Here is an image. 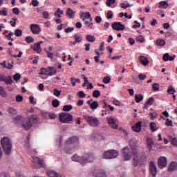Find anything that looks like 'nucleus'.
I'll list each match as a JSON object with an SVG mask.
<instances>
[{
  "label": "nucleus",
  "instance_id": "7ed1b4c3",
  "mask_svg": "<svg viewBox=\"0 0 177 177\" xmlns=\"http://www.w3.org/2000/svg\"><path fill=\"white\" fill-rule=\"evenodd\" d=\"M80 142V140L78 139V137L73 136L72 138H69L66 141V145L65 148H64L63 151L66 153V154H71L73 151H71V149H68V147H67L68 145H74L75 146H77L78 143Z\"/></svg>",
  "mask_w": 177,
  "mask_h": 177
},
{
  "label": "nucleus",
  "instance_id": "338daca9",
  "mask_svg": "<svg viewBox=\"0 0 177 177\" xmlns=\"http://www.w3.org/2000/svg\"><path fill=\"white\" fill-rule=\"evenodd\" d=\"M149 116L151 117V120H154V118H156V117H157V114L156 113H150Z\"/></svg>",
  "mask_w": 177,
  "mask_h": 177
},
{
  "label": "nucleus",
  "instance_id": "9d476101",
  "mask_svg": "<svg viewBox=\"0 0 177 177\" xmlns=\"http://www.w3.org/2000/svg\"><path fill=\"white\" fill-rule=\"evenodd\" d=\"M95 155L93 153H88L82 157V160L81 162L82 165H86L89 162H93L95 160Z\"/></svg>",
  "mask_w": 177,
  "mask_h": 177
},
{
  "label": "nucleus",
  "instance_id": "c9c22d12",
  "mask_svg": "<svg viewBox=\"0 0 177 177\" xmlns=\"http://www.w3.org/2000/svg\"><path fill=\"white\" fill-rule=\"evenodd\" d=\"M147 146H149V149L151 150V149H153V145H154V142H153V140H151V138H148L147 139Z\"/></svg>",
  "mask_w": 177,
  "mask_h": 177
},
{
  "label": "nucleus",
  "instance_id": "f8f14e48",
  "mask_svg": "<svg viewBox=\"0 0 177 177\" xmlns=\"http://www.w3.org/2000/svg\"><path fill=\"white\" fill-rule=\"evenodd\" d=\"M107 122L113 129H117L118 128V120L113 117L106 118Z\"/></svg>",
  "mask_w": 177,
  "mask_h": 177
},
{
  "label": "nucleus",
  "instance_id": "72a5a7b5",
  "mask_svg": "<svg viewBox=\"0 0 177 177\" xmlns=\"http://www.w3.org/2000/svg\"><path fill=\"white\" fill-rule=\"evenodd\" d=\"M135 100H136V103H140V102H142V100H143V95H142V94L136 95Z\"/></svg>",
  "mask_w": 177,
  "mask_h": 177
},
{
  "label": "nucleus",
  "instance_id": "aec40b11",
  "mask_svg": "<svg viewBox=\"0 0 177 177\" xmlns=\"http://www.w3.org/2000/svg\"><path fill=\"white\" fill-rule=\"evenodd\" d=\"M86 103L87 104H88L91 110H96V109L99 107V104L97 103V101H94L93 102H91V101H87Z\"/></svg>",
  "mask_w": 177,
  "mask_h": 177
},
{
  "label": "nucleus",
  "instance_id": "f03ea898",
  "mask_svg": "<svg viewBox=\"0 0 177 177\" xmlns=\"http://www.w3.org/2000/svg\"><path fill=\"white\" fill-rule=\"evenodd\" d=\"M1 144L4 153L9 156L12 151V141L8 137H4L1 139Z\"/></svg>",
  "mask_w": 177,
  "mask_h": 177
},
{
  "label": "nucleus",
  "instance_id": "774afa93",
  "mask_svg": "<svg viewBox=\"0 0 177 177\" xmlns=\"http://www.w3.org/2000/svg\"><path fill=\"white\" fill-rule=\"evenodd\" d=\"M0 177H10V176L7 173L2 172L0 174Z\"/></svg>",
  "mask_w": 177,
  "mask_h": 177
},
{
  "label": "nucleus",
  "instance_id": "4c0bfd02",
  "mask_svg": "<svg viewBox=\"0 0 177 177\" xmlns=\"http://www.w3.org/2000/svg\"><path fill=\"white\" fill-rule=\"evenodd\" d=\"M152 89L154 92L160 91V85L157 83L152 84Z\"/></svg>",
  "mask_w": 177,
  "mask_h": 177
},
{
  "label": "nucleus",
  "instance_id": "0eeeda50",
  "mask_svg": "<svg viewBox=\"0 0 177 177\" xmlns=\"http://www.w3.org/2000/svg\"><path fill=\"white\" fill-rule=\"evenodd\" d=\"M32 167L38 169L44 167V160L38 157H32Z\"/></svg>",
  "mask_w": 177,
  "mask_h": 177
},
{
  "label": "nucleus",
  "instance_id": "c85d7f7f",
  "mask_svg": "<svg viewBox=\"0 0 177 177\" xmlns=\"http://www.w3.org/2000/svg\"><path fill=\"white\" fill-rule=\"evenodd\" d=\"M158 8L160 9H167L168 8V3L167 1H160Z\"/></svg>",
  "mask_w": 177,
  "mask_h": 177
},
{
  "label": "nucleus",
  "instance_id": "13d9d810",
  "mask_svg": "<svg viewBox=\"0 0 177 177\" xmlns=\"http://www.w3.org/2000/svg\"><path fill=\"white\" fill-rule=\"evenodd\" d=\"M113 3H115V0H107L106 1V6H111Z\"/></svg>",
  "mask_w": 177,
  "mask_h": 177
},
{
  "label": "nucleus",
  "instance_id": "bf43d9fd",
  "mask_svg": "<svg viewBox=\"0 0 177 177\" xmlns=\"http://www.w3.org/2000/svg\"><path fill=\"white\" fill-rule=\"evenodd\" d=\"M110 81H111V79L109 77H106L103 79L104 84H109Z\"/></svg>",
  "mask_w": 177,
  "mask_h": 177
},
{
  "label": "nucleus",
  "instance_id": "20e7f679",
  "mask_svg": "<svg viewBox=\"0 0 177 177\" xmlns=\"http://www.w3.org/2000/svg\"><path fill=\"white\" fill-rule=\"evenodd\" d=\"M130 147L133 151V164L134 165H138V162H139V156H138V154L139 153V147L137 145H132L130 142Z\"/></svg>",
  "mask_w": 177,
  "mask_h": 177
},
{
  "label": "nucleus",
  "instance_id": "bb28decb",
  "mask_svg": "<svg viewBox=\"0 0 177 177\" xmlns=\"http://www.w3.org/2000/svg\"><path fill=\"white\" fill-rule=\"evenodd\" d=\"M149 128L151 132H156V131L158 130V128L157 127V124L154 122H152L149 124Z\"/></svg>",
  "mask_w": 177,
  "mask_h": 177
},
{
  "label": "nucleus",
  "instance_id": "f3484780",
  "mask_svg": "<svg viewBox=\"0 0 177 177\" xmlns=\"http://www.w3.org/2000/svg\"><path fill=\"white\" fill-rule=\"evenodd\" d=\"M26 118L21 115H18L13 119L15 124H19L23 127V124H26Z\"/></svg>",
  "mask_w": 177,
  "mask_h": 177
},
{
  "label": "nucleus",
  "instance_id": "09e8293b",
  "mask_svg": "<svg viewBox=\"0 0 177 177\" xmlns=\"http://www.w3.org/2000/svg\"><path fill=\"white\" fill-rule=\"evenodd\" d=\"M0 16H8L6 8H3V10H0Z\"/></svg>",
  "mask_w": 177,
  "mask_h": 177
},
{
  "label": "nucleus",
  "instance_id": "de8ad7c7",
  "mask_svg": "<svg viewBox=\"0 0 177 177\" xmlns=\"http://www.w3.org/2000/svg\"><path fill=\"white\" fill-rule=\"evenodd\" d=\"M62 93V91H59L57 89H54L53 95L56 96L57 97H59L60 96V94Z\"/></svg>",
  "mask_w": 177,
  "mask_h": 177
},
{
  "label": "nucleus",
  "instance_id": "393cba45",
  "mask_svg": "<svg viewBox=\"0 0 177 177\" xmlns=\"http://www.w3.org/2000/svg\"><path fill=\"white\" fill-rule=\"evenodd\" d=\"M175 169H177V163L176 162H171V164L169 165L168 171L172 172L175 171Z\"/></svg>",
  "mask_w": 177,
  "mask_h": 177
},
{
  "label": "nucleus",
  "instance_id": "b1692460",
  "mask_svg": "<svg viewBox=\"0 0 177 177\" xmlns=\"http://www.w3.org/2000/svg\"><path fill=\"white\" fill-rule=\"evenodd\" d=\"M132 129L134 132H140L142 129V122H138L135 126H133Z\"/></svg>",
  "mask_w": 177,
  "mask_h": 177
},
{
  "label": "nucleus",
  "instance_id": "c756f323",
  "mask_svg": "<svg viewBox=\"0 0 177 177\" xmlns=\"http://www.w3.org/2000/svg\"><path fill=\"white\" fill-rule=\"evenodd\" d=\"M72 161H76L77 162H80V164H81V162H82V157L78 156L77 155H74L72 157Z\"/></svg>",
  "mask_w": 177,
  "mask_h": 177
},
{
  "label": "nucleus",
  "instance_id": "9b49d317",
  "mask_svg": "<svg viewBox=\"0 0 177 177\" xmlns=\"http://www.w3.org/2000/svg\"><path fill=\"white\" fill-rule=\"evenodd\" d=\"M13 35H15V37H21V35H23V30H20V29H16L15 30V32L13 33V32H10L8 35H6L5 36V38H6V39H8V41H15V39H13V38H12V37H13Z\"/></svg>",
  "mask_w": 177,
  "mask_h": 177
},
{
  "label": "nucleus",
  "instance_id": "5701e85b",
  "mask_svg": "<svg viewBox=\"0 0 177 177\" xmlns=\"http://www.w3.org/2000/svg\"><path fill=\"white\" fill-rule=\"evenodd\" d=\"M139 60L142 66H148L149 65V58L145 56H140L139 57Z\"/></svg>",
  "mask_w": 177,
  "mask_h": 177
},
{
  "label": "nucleus",
  "instance_id": "5fc2aeb1",
  "mask_svg": "<svg viewBox=\"0 0 177 177\" xmlns=\"http://www.w3.org/2000/svg\"><path fill=\"white\" fill-rule=\"evenodd\" d=\"M0 95H1V96H2V97H6V96H8V93H6V91H5L4 88H3L0 91Z\"/></svg>",
  "mask_w": 177,
  "mask_h": 177
},
{
  "label": "nucleus",
  "instance_id": "473e14b6",
  "mask_svg": "<svg viewBox=\"0 0 177 177\" xmlns=\"http://www.w3.org/2000/svg\"><path fill=\"white\" fill-rule=\"evenodd\" d=\"M86 39L88 41V42H95V41H96L95 36L91 35H87L86 36Z\"/></svg>",
  "mask_w": 177,
  "mask_h": 177
},
{
  "label": "nucleus",
  "instance_id": "69168bd1",
  "mask_svg": "<svg viewBox=\"0 0 177 177\" xmlns=\"http://www.w3.org/2000/svg\"><path fill=\"white\" fill-rule=\"evenodd\" d=\"M46 53H47V57L49 58V59H53V53L50 51H46Z\"/></svg>",
  "mask_w": 177,
  "mask_h": 177
},
{
  "label": "nucleus",
  "instance_id": "49530a36",
  "mask_svg": "<svg viewBox=\"0 0 177 177\" xmlns=\"http://www.w3.org/2000/svg\"><path fill=\"white\" fill-rule=\"evenodd\" d=\"M15 100L16 102H17L18 103H20L21 102H23V97L21 95H17L15 97Z\"/></svg>",
  "mask_w": 177,
  "mask_h": 177
},
{
  "label": "nucleus",
  "instance_id": "680f3d73",
  "mask_svg": "<svg viewBox=\"0 0 177 177\" xmlns=\"http://www.w3.org/2000/svg\"><path fill=\"white\" fill-rule=\"evenodd\" d=\"M77 95L79 97H82V98H84L86 96V94H85V93H84V91H79L77 93Z\"/></svg>",
  "mask_w": 177,
  "mask_h": 177
},
{
  "label": "nucleus",
  "instance_id": "052dcab7",
  "mask_svg": "<svg viewBox=\"0 0 177 177\" xmlns=\"http://www.w3.org/2000/svg\"><path fill=\"white\" fill-rule=\"evenodd\" d=\"M171 145H173V146H175V147H177V138H174L171 139Z\"/></svg>",
  "mask_w": 177,
  "mask_h": 177
},
{
  "label": "nucleus",
  "instance_id": "4d7b16f0",
  "mask_svg": "<svg viewBox=\"0 0 177 177\" xmlns=\"http://www.w3.org/2000/svg\"><path fill=\"white\" fill-rule=\"evenodd\" d=\"M48 118H50V120H55V118H56L57 115L53 113H48Z\"/></svg>",
  "mask_w": 177,
  "mask_h": 177
},
{
  "label": "nucleus",
  "instance_id": "e2e57ef3",
  "mask_svg": "<svg viewBox=\"0 0 177 177\" xmlns=\"http://www.w3.org/2000/svg\"><path fill=\"white\" fill-rule=\"evenodd\" d=\"M169 59V53H165L164 55H163V60L165 62H168V60Z\"/></svg>",
  "mask_w": 177,
  "mask_h": 177
},
{
  "label": "nucleus",
  "instance_id": "e433bc0d",
  "mask_svg": "<svg viewBox=\"0 0 177 177\" xmlns=\"http://www.w3.org/2000/svg\"><path fill=\"white\" fill-rule=\"evenodd\" d=\"M25 41L27 44H32V42H34L35 39L34 38H32V37L30 36H27L26 38H25Z\"/></svg>",
  "mask_w": 177,
  "mask_h": 177
},
{
  "label": "nucleus",
  "instance_id": "58836bf2",
  "mask_svg": "<svg viewBox=\"0 0 177 177\" xmlns=\"http://www.w3.org/2000/svg\"><path fill=\"white\" fill-rule=\"evenodd\" d=\"M175 92H176L175 88L172 86H169L168 87L167 93H169V95H174Z\"/></svg>",
  "mask_w": 177,
  "mask_h": 177
},
{
  "label": "nucleus",
  "instance_id": "0e129e2a",
  "mask_svg": "<svg viewBox=\"0 0 177 177\" xmlns=\"http://www.w3.org/2000/svg\"><path fill=\"white\" fill-rule=\"evenodd\" d=\"M12 13H14V15H19L20 13V10L17 8H14L12 9Z\"/></svg>",
  "mask_w": 177,
  "mask_h": 177
},
{
  "label": "nucleus",
  "instance_id": "dca6fc26",
  "mask_svg": "<svg viewBox=\"0 0 177 177\" xmlns=\"http://www.w3.org/2000/svg\"><path fill=\"white\" fill-rule=\"evenodd\" d=\"M158 165L159 168H165L167 167V158L165 156H161L158 160Z\"/></svg>",
  "mask_w": 177,
  "mask_h": 177
},
{
  "label": "nucleus",
  "instance_id": "cd10ccee",
  "mask_svg": "<svg viewBox=\"0 0 177 177\" xmlns=\"http://www.w3.org/2000/svg\"><path fill=\"white\" fill-rule=\"evenodd\" d=\"M157 46H164L165 45V40L162 39H158L156 41Z\"/></svg>",
  "mask_w": 177,
  "mask_h": 177
},
{
  "label": "nucleus",
  "instance_id": "4be33fe9",
  "mask_svg": "<svg viewBox=\"0 0 177 177\" xmlns=\"http://www.w3.org/2000/svg\"><path fill=\"white\" fill-rule=\"evenodd\" d=\"M66 16L68 17V19H74L75 16V11L73 10L71 8H67L66 9Z\"/></svg>",
  "mask_w": 177,
  "mask_h": 177
},
{
  "label": "nucleus",
  "instance_id": "412c9836",
  "mask_svg": "<svg viewBox=\"0 0 177 177\" xmlns=\"http://www.w3.org/2000/svg\"><path fill=\"white\" fill-rule=\"evenodd\" d=\"M80 17L82 19L83 21H85V19H91V13L89 12H80Z\"/></svg>",
  "mask_w": 177,
  "mask_h": 177
},
{
  "label": "nucleus",
  "instance_id": "3c124183",
  "mask_svg": "<svg viewBox=\"0 0 177 177\" xmlns=\"http://www.w3.org/2000/svg\"><path fill=\"white\" fill-rule=\"evenodd\" d=\"M30 5H32V6H38L39 5V1H38V0H32Z\"/></svg>",
  "mask_w": 177,
  "mask_h": 177
},
{
  "label": "nucleus",
  "instance_id": "603ef678",
  "mask_svg": "<svg viewBox=\"0 0 177 177\" xmlns=\"http://www.w3.org/2000/svg\"><path fill=\"white\" fill-rule=\"evenodd\" d=\"M106 19H113V11L109 10L106 13Z\"/></svg>",
  "mask_w": 177,
  "mask_h": 177
},
{
  "label": "nucleus",
  "instance_id": "a878e982",
  "mask_svg": "<svg viewBox=\"0 0 177 177\" xmlns=\"http://www.w3.org/2000/svg\"><path fill=\"white\" fill-rule=\"evenodd\" d=\"M73 39L77 43L80 44L82 42V36L78 33H76L73 35Z\"/></svg>",
  "mask_w": 177,
  "mask_h": 177
},
{
  "label": "nucleus",
  "instance_id": "6e6552de",
  "mask_svg": "<svg viewBox=\"0 0 177 177\" xmlns=\"http://www.w3.org/2000/svg\"><path fill=\"white\" fill-rule=\"evenodd\" d=\"M122 157L124 161H129L132 158V151H131L128 147L122 149Z\"/></svg>",
  "mask_w": 177,
  "mask_h": 177
},
{
  "label": "nucleus",
  "instance_id": "4468645a",
  "mask_svg": "<svg viewBox=\"0 0 177 177\" xmlns=\"http://www.w3.org/2000/svg\"><path fill=\"white\" fill-rule=\"evenodd\" d=\"M30 31L32 32V34H35V35H38L41 32V28L38 24H32L30 26Z\"/></svg>",
  "mask_w": 177,
  "mask_h": 177
},
{
  "label": "nucleus",
  "instance_id": "f257e3e1",
  "mask_svg": "<svg viewBox=\"0 0 177 177\" xmlns=\"http://www.w3.org/2000/svg\"><path fill=\"white\" fill-rule=\"evenodd\" d=\"M38 122V116L37 115H31L27 120H26V123L22 124V128L25 129V131H28L31 129L35 124Z\"/></svg>",
  "mask_w": 177,
  "mask_h": 177
},
{
  "label": "nucleus",
  "instance_id": "37998d69",
  "mask_svg": "<svg viewBox=\"0 0 177 177\" xmlns=\"http://www.w3.org/2000/svg\"><path fill=\"white\" fill-rule=\"evenodd\" d=\"M72 109H73V106H71V105H65L63 107L64 111H70Z\"/></svg>",
  "mask_w": 177,
  "mask_h": 177
},
{
  "label": "nucleus",
  "instance_id": "f704fd0d",
  "mask_svg": "<svg viewBox=\"0 0 177 177\" xmlns=\"http://www.w3.org/2000/svg\"><path fill=\"white\" fill-rule=\"evenodd\" d=\"M7 85H11L13 83V80H12V77L8 76L7 78L4 77V81Z\"/></svg>",
  "mask_w": 177,
  "mask_h": 177
},
{
  "label": "nucleus",
  "instance_id": "7c9ffc66",
  "mask_svg": "<svg viewBox=\"0 0 177 177\" xmlns=\"http://www.w3.org/2000/svg\"><path fill=\"white\" fill-rule=\"evenodd\" d=\"M154 103V98L150 97L145 104L144 109H146L147 106H151Z\"/></svg>",
  "mask_w": 177,
  "mask_h": 177
},
{
  "label": "nucleus",
  "instance_id": "ddd939ff",
  "mask_svg": "<svg viewBox=\"0 0 177 177\" xmlns=\"http://www.w3.org/2000/svg\"><path fill=\"white\" fill-rule=\"evenodd\" d=\"M111 27L113 30H115L116 31H124L125 30V26L121 22H114L112 24Z\"/></svg>",
  "mask_w": 177,
  "mask_h": 177
},
{
  "label": "nucleus",
  "instance_id": "a18cd8bd",
  "mask_svg": "<svg viewBox=\"0 0 177 177\" xmlns=\"http://www.w3.org/2000/svg\"><path fill=\"white\" fill-rule=\"evenodd\" d=\"M84 24H86L88 28H90V30L93 28V23H89L88 21H84Z\"/></svg>",
  "mask_w": 177,
  "mask_h": 177
},
{
  "label": "nucleus",
  "instance_id": "423d86ee",
  "mask_svg": "<svg viewBox=\"0 0 177 177\" xmlns=\"http://www.w3.org/2000/svg\"><path fill=\"white\" fill-rule=\"evenodd\" d=\"M84 119L86 121H87L88 125H90V127H93V128L99 127V124H100L99 119L93 116H86L84 117Z\"/></svg>",
  "mask_w": 177,
  "mask_h": 177
},
{
  "label": "nucleus",
  "instance_id": "a19ab883",
  "mask_svg": "<svg viewBox=\"0 0 177 177\" xmlns=\"http://www.w3.org/2000/svg\"><path fill=\"white\" fill-rule=\"evenodd\" d=\"M52 105L54 107H59V106H60V102L58 101V100H53V102H52Z\"/></svg>",
  "mask_w": 177,
  "mask_h": 177
},
{
  "label": "nucleus",
  "instance_id": "2f4dec72",
  "mask_svg": "<svg viewBox=\"0 0 177 177\" xmlns=\"http://www.w3.org/2000/svg\"><path fill=\"white\" fill-rule=\"evenodd\" d=\"M63 13L64 12H63V10H62V9L57 8V11L54 13V15L55 16V17L60 18L62 17V15H63Z\"/></svg>",
  "mask_w": 177,
  "mask_h": 177
},
{
  "label": "nucleus",
  "instance_id": "39448f33",
  "mask_svg": "<svg viewBox=\"0 0 177 177\" xmlns=\"http://www.w3.org/2000/svg\"><path fill=\"white\" fill-rule=\"evenodd\" d=\"M118 156V151L115 150H109V151H106L103 156L102 158H104L105 160H111L113 158H117Z\"/></svg>",
  "mask_w": 177,
  "mask_h": 177
},
{
  "label": "nucleus",
  "instance_id": "864d4df0",
  "mask_svg": "<svg viewBox=\"0 0 177 177\" xmlns=\"http://www.w3.org/2000/svg\"><path fill=\"white\" fill-rule=\"evenodd\" d=\"M147 77V76H146V75H143L142 73H140L138 75V78H139L140 81H143V80H146Z\"/></svg>",
  "mask_w": 177,
  "mask_h": 177
},
{
  "label": "nucleus",
  "instance_id": "c03bdc74",
  "mask_svg": "<svg viewBox=\"0 0 177 177\" xmlns=\"http://www.w3.org/2000/svg\"><path fill=\"white\" fill-rule=\"evenodd\" d=\"M93 97H99L100 96V91L99 90H95L93 92Z\"/></svg>",
  "mask_w": 177,
  "mask_h": 177
},
{
  "label": "nucleus",
  "instance_id": "79ce46f5",
  "mask_svg": "<svg viewBox=\"0 0 177 177\" xmlns=\"http://www.w3.org/2000/svg\"><path fill=\"white\" fill-rule=\"evenodd\" d=\"M136 41L138 42H140L141 44H143V42H145V37L140 35V36L137 37Z\"/></svg>",
  "mask_w": 177,
  "mask_h": 177
},
{
  "label": "nucleus",
  "instance_id": "ea45409f",
  "mask_svg": "<svg viewBox=\"0 0 177 177\" xmlns=\"http://www.w3.org/2000/svg\"><path fill=\"white\" fill-rule=\"evenodd\" d=\"M8 113H9V114L11 115H15L17 114V111L14 108H9L8 109Z\"/></svg>",
  "mask_w": 177,
  "mask_h": 177
},
{
  "label": "nucleus",
  "instance_id": "6e6d98bb",
  "mask_svg": "<svg viewBox=\"0 0 177 177\" xmlns=\"http://www.w3.org/2000/svg\"><path fill=\"white\" fill-rule=\"evenodd\" d=\"M166 127H172V120H169V119H166L165 122Z\"/></svg>",
  "mask_w": 177,
  "mask_h": 177
},
{
  "label": "nucleus",
  "instance_id": "6ab92c4d",
  "mask_svg": "<svg viewBox=\"0 0 177 177\" xmlns=\"http://www.w3.org/2000/svg\"><path fill=\"white\" fill-rule=\"evenodd\" d=\"M41 44H42V41L35 44L34 46H31V49H32L34 52H37V53H41L42 50L41 49Z\"/></svg>",
  "mask_w": 177,
  "mask_h": 177
},
{
  "label": "nucleus",
  "instance_id": "2eb2a0df",
  "mask_svg": "<svg viewBox=\"0 0 177 177\" xmlns=\"http://www.w3.org/2000/svg\"><path fill=\"white\" fill-rule=\"evenodd\" d=\"M149 171L152 176L156 177L157 175V167H156V164L153 161L149 162Z\"/></svg>",
  "mask_w": 177,
  "mask_h": 177
},
{
  "label": "nucleus",
  "instance_id": "8fccbe9b",
  "mask_svg": "<svg viewBox=\"0 0 177 177\" xmlns=\"http://www.w3.org/2000/svg\"><path fill=\"white\" fill-rule=\"evenodd\" d=\"M21 75L19 73H16L14 76H13V80L14 81H16L17 82V81H19V80H20L21 78Z\"/></svg>",
  "mask_w": 177,
  "mask_h": 177
},
{
  "label": "nucleus",
  "instance_id": "a211bd4d",
  "mask_svg": "<svg viewBox=\"0 0 177 177\" xmlns=\"http://www.w3.org/2000/svg\"><path fill=\"white\" fill-rule=\"evenodd\" d=\"M46 175L48 177H66L64 174H60L53 170H48L46 171Z\"/></svg>",
  "mask_w": 177,
  "mask_h": 177
},
{
  "label": "nucleus",
  "instance_id": "1a4fd4ad",
  "mask_svg": "<svg viewBox=\"0 0 177 177\" xmlns=\"http://www.w3.org/2000/svg\"><path fill=\"white\" fill-rule=\"evenodd\" d=\"M59 121L63 124H68L71 121H73V115L69 113H61L59 114Z\"/></svg>",
  "mask_w": 177,
  "mask_h": 177
}]
</instances>
